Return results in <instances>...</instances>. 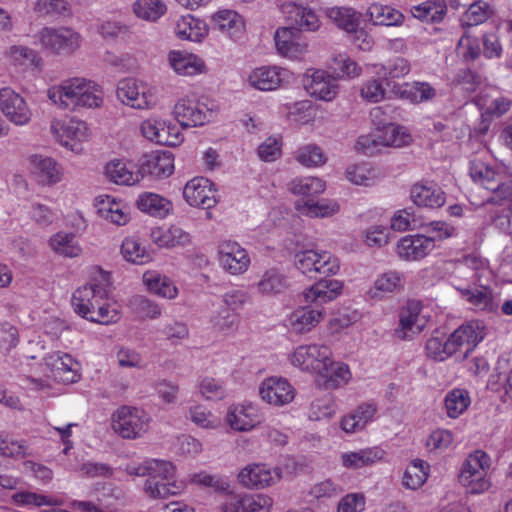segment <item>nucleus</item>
<instances>
[{"label": "nucleus", "instance_id": "1", "mask_svg": "<svg viewBox=\"0 0 512 512\" xmlns=\"http://www.w3.org/2000/svg\"><path fill=\"white\" fill-rule=\"evenodd\" d=\"M71 302L74 311L91 322L108 325L120 318L119 306L109 299V279L104 274L76 289Z\"/></svg>", "mask_w": 512, "mask_h": 512}, {"label": "nucleus", "instance_id": "2", "mask_svg": "<svg viewBox=\"0 0 512 512\" xmlns=\"http://www.w3.org/2000/svg\"><path fill=\"white\" fill-rule=\"evenodd\" d=\"M49 101L61 110L97 109L104 103L103 88L85 77H71L47 89Z\"/></svg>", "mask_w": 512, "mask_h": 512}, {"label": "nucleus", "instance_id": "3", "mask_svg": "<svg viewBox=\"0 0 512 512\" xmlns=\"http://www.w3.org/2000/svg\"><path fill=\"white\" fill-rule=\"evenodd\" d=\"M217 115V105L208 98L185 95L177 99L172 109L173 118L183 129L203 126Z\"/></svg>", "mask_w": 512, "mask_h": 512}, {"label": "nucleus", "instance_id": "4", "mask_svg": "<svg viewBox=\"0 0 512 512\" xmlns=\"http://www.w3.org/2000/svg\"><path fill=\"white\" fill-rule=\"evenodd\" d=\"M158 89L148 82L127 77L119 81L116 89L118 100L135 110H152L158 104Z\"/></svg>", "mask_w": 512, "mask_h": 512}, {"label": "nucleus", "instance_id": "5", "mask_svg": "<svg viewBox=\"0 0 512 512\" xmlns=\"http://www.w3.org/2000/svg\"><path fill=\"white\" fill-rule=\"evenodd\" d=\"M50 132L57 143L77 155L83 153V143L91 138L87 122L75 117L53 119L50 123Z\"/></svg>", "mask_w": 512, "mask_h": 512}, {"label": "nucleus", "instance_id": "6", "mask_svg": "<svg viewBox=\"0 0 512 512\" xmlns=\"http://www.w3.org/2000/svg\"><path fill=\"white\" fill-rule=\"evenodd\" d=\"M150 420L143 409L122 406L112 416V429L124 439H137L148 431Z\"/></svg>", "mask_w": 512, "mask_h": 512}, {"label": "nucleus", "instance_id": "7", "mask_svg": "<svg viewBox=\"0 0 512 512\" xmlns=\"http://www.w3.org/2000/svg\"><path fill=\"white\" fill-rule=\"evenodd\" d=\"M40 45L51 53L70 56L81 46V35L68 27H44L37 34Z\"/></svg>", "mask_w": 512, "mask_h": 512}, {"label": "nucleus", "instance_id": "8", "mask_svg": "<svg viewBox=\"0 0 512 512\" xmlns=\"http://www.w3.org/2000/svg\"><path fill=\"white\" fill-rule=\"evenodd\" d=\"M161 469L150 473L144 483L145 494L153 499H163L169 496L179 495L184 489L183 482L174 480L175 466L172 462L159 460Z\"/></svg>", "mask_w": 512, "mask_h": 512}, {"label": "nucleus", "instance_id": "9", "mask_svg": "<svg viewBox=\"0 0 512 512\" xmlns=\"http://www.w3.org/2000/svg\"><path fill=\"white\" fill-rule=\"evenodd\" d=\"M330 356H332V351L327 345L302 344L293 350L289 361L301 371L318 376L330 364Z\"/></svg>", "mask_w": 512, "mask_h": 512}, {"label": "nucleus", "instance_id": "10", "mask_svg": "<svg viewBox=\"0 0 512 512\" xmlns=\"http://www.w3.org/2000/svg\"><path fill=\"white\" fill-rule=\"evenodd\" d=\"M395 335L401 340H411L427 326L430 316L418 300H408L399 310Z\"/></svg>", "mask_w": 512, "mask_h": 512}, {"label": "nucleus", "instance_id": "11", "mask_svg": "<svg viewBox=\"0 0 512 512\" xmlns=\"http://www.w3.org/2000/svg\"><path fill=\"white\" fill-rule=\"evenodd\" d=\"M294 80L293 73L278 65H263L251 70L247 76L250 87L264 92L275 91L289 85Z\"/></svg>", "mask_w": 512, "mask_h": 512}, {"label": "nucleus", "instance_id": "12", "mask_svg": "<svg viewBox=\"0 0 512 512\" xmlns=\"http://www.w3.org/2000/svg\"><path fill=\"white\" fill-rule=\"evenodd\" d=\"M485 335L486 328L480 321H470L461 325L446 339L451 356L459 353L462 357H467Z\"/></svg>", "mask_w": 512, "mask_h": 512}, {"label": "nucleus", "instance_id": "13", "mask_svg": "<svg viewBox=\"0 0 512 512\" xmlns=\"http://www.w3.org/2000/svg\"><path fill=\"white\" fill-rule=\"evenodd\" d=\"M140 132L145 139L160 145L177 146L183 141L178 127L159 116H150L143 120Z\"/></svg>", "mask_w": 512, "mask_h": 512}, {"label": "nucleus", "instance_id": "14", "mask_svg": "<svg viewBox=\"0 0 512 512\" xmlns=\"http://www.w3.org/2000/svg\"><path fill=\"white\" fill-rule=\"evenodd\" d=\"M326 316L324 308L309 303L299 306L285 317L287 330L294 335H305L313 331Z\"/></svg>", "mask_w": 512, "mask_h": 512}, {"label": "nucleus", "instance_id": "15", "mask_svg": "<svg viewBox=\"0 0 512 512\" xmlns=\"http://www.w3.org/2000/svg\"><path fill=\"white\" fill-rule=\"evenodd\" d=\"M281 478V469L266 463L246 465L238 474L239 483L248 489H265L277 484Z\"/></svg>", "mask_w": 512, "mask_h": 512}, {"label": "nucleus", "instance_id": "16", "mask_svg": "<svg viewBox=\"0 0 512 512\" xmlns=\"http://www.w3.org/2000/svg\"><path fill=\"white\" fill-rule=\"evenodd\" d=\"M306 92L317 100L333 101L339 93L337 79L325 70L308 69L303 76Z\"/></svg>", "mask_w": 512, "mask_h": 512}, {"label": "nucleus", "instance_id": "17", "mask_svg": "<svg viewBox=\"0 0 512 512\" xmlns=\"http://www.w3.org/2000/svg\"><path fill=\"white\" fill-rule=\"evenodd\" d=\"M47 377L64 384L75 383L80 379L79 363L67 353L60 351L48 354L44 358Z\"/></svg>", "mask_w": 512, "mask_h": 512}, {"label": "nucleus", "instance_id": "18", "mask_svg": "<svg viewBox=\"0 0 512 512\" xmlns=\"http://www.w3.org/2000/svg\"><path fill=\"white\" fill-rule=\"evenodd\" d=\"M261 400L273 407L290 404L296 395L293 385L283 377L271 376L264 379L258 388Z\"/></svg>", "mask_w": 512, "mask_h": 512}, {"label": "nucleus", "instance_id": "19", "mask_svg": "<svg viewBox=\"0 0 512 512\" xmlns=\"http://www.w3.org/2000/svg\"><path fill=\"white\" fill-rule=\"evenodd\" d=\"M0 110L16 126L29 124L33 116L26 100L10 87L0 89Z\"/></svg>", "mask_w": 512, "mask_h": 512}, {"label": "nucleus", "instance_id": "20", "mask_svg": "<svg viewBox=\"0 0 512 512\" xmlns=\"http://www.w3.org/2000/svg\"><path fill=\"white\" fill-rule=\"evenodd\" d=\"M225 421L232 430L248 432L262 422L261 410L252 402L232 404L227 408Z\"/></svg>", "mask_w": 512, "mask_h": 512}, {"label": "nucleus", "instance_id": "21", "mask_svg": "<svg viewBox=\"0 0 512 512\" xmlns=\"http://www.w3.org/2000/svg\"><path fill=\"white\" fill-rule=\"evenodd\" d=\"M27 161L31 175L39 185L51 187L62 181L63 167L54 158L34 154Z\"/></svg>", "mask_w": 512, "mask_h": 512}, {"label": "nucleus", "instance_id": "22", "mask_svg": "<svg viewBox=\"0 0 512 512\" xmlns=\"http://www.w3.org/2000/svg\"><path fill=\"white\" fill-rule=\"evenodd\" d=\"M273 38L276 52L282 57L297 60L308 52V43L292 27H279Z\"/></svg>", "mask_w": 512, "mask_h": 512}, {"label": "nucleus", "instance_id": "23", "mask_svg": "<svg viewBox=\"0 0 512 512\" xmlns=\"http://www.w3.org/2000/svg\"><path fill=\"white\" fill-rule=\"evenodd\" d=\"M220 266L231 275L244 274L250 267L251 259L240 244L234 241H224L218 248Z\"/></svg>", "mask_w": 512, "mask_h": 512}, {"label": "nucleus", "instance_id": "24", "mask_svg": "<svg viewBox=\"0 0 512 512\" xmlns=\"http://www.w3.org/2000/svg\"><path fill=\"white\" fill-rule=\"evenodd\" d=\"M183 197L190 206L203 209H211L217 203L214 184L204 177L189 180L183 188Z\"/></svg>", "mask_w": 512, "mask_h": 512}, {"label": "nucleus", "instance_id": "25", "mask_svg": "<svg viewBox=\"0 0 512 512\" xmlns=\"http://www.w3.org/2000/svg\"><path fill=\"white\" fill-rule=\"evenodd\" d=\"M209 19L213 29L233 41L241 40L245 36V19L235 10L220 9L211 14Z\"/></svg>", "mask_w": 512, "mask_h": 512}, {"label": "nucleus", "instance_id": "26", "mask_svg": "<svg viewBox=\"0 0 512 512\" xmlns=\"http://www.w3.org/2000/svg\"><path fill=\"white\" fill-rule=\"evenodd\" d=\"M166 60L168 66L179 76L193 77L207 72L203 58L188 51L171 50Z\"/></svg>", "mask_w": 512, "mask_h": 512}, {"label": "nucleus", "instance_id": "27", "mask_svg": "<svg viewBox=\"0 0 512 512\" xmlns=\"http://www.w3.org/2000/svg\"><path fill=\"white\" fill-rule=\"evenodd\" d=\"M290 287L288 276L279 267H269L258 277L253 288L262 297H277L283 295Z\"/></svg>", "mask_w": 512, "mask_h": 512}, {"label": "nucleus", "instance_id": "28", "mask_svg": "<svg viewBox=\"0 0 512 512\" xmlns=\"http://www.w3.org/2000/svg\"><path fill=\"white\" fill-rule=\"evenodd\" d=\"M436 245L425 234L406 235L396 245V253L404 261H419L429 255Z\"/></svg>", "mask_w": 512, "mask_h": 512}, {"label": "nucleus", "instance_id": "29", "mask_svg": "<svg viewBox=\"0 0 512 512\" xmlns=\"http://www.w3.org/2000/svg\"><path fill=\"white\" fill-rule=\"evenodd\" d=\"M280 11L289 23L301 29L317 31L320 27L318 16L307 6L294 1H286L281 4Z\"/></svg>", "mask_w": 512, "mask_h": 512}, {"label": "nucleus", "instance_id": "30", "mask_svg": "<svg viewBox=\"0 0 512 512\" xmlns=\"http://www.w3.org/2000/svg\"><path fill=\"white\" fill-rule=\"evenodd\" d=\"M378 407L374 402L358 405L353 411L344 415L340 420V428L346 434L363 431L366 426L376 419Z\"/></svg>", "mask_w": 512, "mask_h": 512}, {"label": "nucleus", "instance_id": "31", "mask_svg": "<svg viewBox=\"0 0 512 512\" xmlns=\"http://www.w3.org/2000/svg\"><path fill=\"white\" fill-rule=\"evenodd\" d=\"M343 282L337 279H323L303 291V299L313 306L335 300L343 291Z\"/></svg>", "mask_w": 512, "mask_h": 512}, {"label": "nucleus", "instance_id": "32", "mask_svg": "<svg viewBox=\"0 0 512 512\" xmlns=\"http://www.w3.org/2000/svg\"><path fill=\"white\" fill-rule=\"evenodd\" d=\"M174 169V156L170 152H154L144 155L139 163L142 179L146 175L166 178L173 174Z\"/></svg>", "mask_w": 512, "mask_h": 512}, {"label": "nucleus", "instance_id": "33", "mask_svg": "<svg viewBox=\"0 0 512 512\" xmlns=\"http://www.w3.org/2000/svg\"><path fill=\"white\" fill-rule=\"evenodd\" d=\"M106 176L115 184L133 186L142 181L139 165L132 161L114 159L105 166Z\"/></svg>", "mask_w": 512, "mask_h": 512}, {"label": "nucleus", "instance_id": "34", "mask_svg": "<svg viewBox=\"0 0 512 512\" xmlns=\"http://www.w3.org/2000/svg\"><path fill=\"white\" fill-rule=\"evenodd\" d=\"M174 33L180 40L201 43L209 34V25L204 20L187 14L176 20Z\"/></svg>", "mask_w": 512, "mask_h": 512}, {"label": "nucleus", "instance_id": "35", "mask_svg": "<svg viewBox=\"0 0 512 512\" xmlns=\"http://www.w3.org/2000/svg\"><path fill=\"white\" fill-rule=\"evenodd\" d=\"M295 209L309 218H330L340 212V204L335 199L322 198L318 200L302 198L295 202Z\"/></svg>", "mask_w": 512, "mask_h": 512}, {"label": "nucleus", "instance_id": "36", "mask_svg": "<svg viewBox=\"0 0 512 512\" xmlns=\"http://www.w3.org/2000/svg\"><path fill=\"white\" fill-rule=\"evenodd\" d=\"M392 93L396 97L413 104L428 102L437 96V91L431 84L420 81L395 84L392 87Z\"/></svg>", "mask_w": 512, "mask_h": 512}, {"label": "nucleus", "instance_id": "37", "mask_svg": "<svg viewBox=\"0 0 512 512\" xmlns=\"http://www.w3.org/2000/svg\"><path fill=\"white\" fill-rule=\"evenodd\" d=\"M404 289V275L395 270L379 274L369 288L367 294L372 299H383Z\"/></svg>", "mask_w": 512, "mask_h": 512}, {"label": "nucleus", "instance_id": "38", "mask_svg": "<svg viewBox=\"0 0 512 512\" xmlns=\"http://www.w3.org/2000/svg\"><path fill=\"white\" fill-rule=\"evenodd\" d=\"M344 175L351 184L363 187L374 186L384 177L380 168L368 162L349 164Z\"/></svg>", "mask_w": 512, "mask_h": 512}, {"label": "nucleus", "instance_id": "39", "mask_svg": "<svg viewBox=\"0 0 512 512\" xmlns=\"http://www.w3.org/2000/svg\"><path fill=\"white\" fill-rule=\"evenodd\" d=\"M150 237L161 248L185 247L192 242L190 233L176 225L156 227L151 230Z\"/></svg>", "mask_w": 512, "mask_h": 512}, {"label": "nucleus", "instance_id": "40", "mask_svg": "<svg viewBox=\"0 0 512 512\" xmlns=\"http://www.w3.org/2000/svg\"><path fill=\"white\" fill-rule=\"evenodd\" d=\"M385 451L377 446L342 453L341 463L347 469H360L381 461Z\"/></svg>", "mask_w": 512, "mask_h": 512}, {"label": "nucleus", "instance_id": "41", "mask_svg": "<svg viewBox=\"0 0 512 512\" xmlns=\"http://www.w3.org/2000/svg\"><path fill=\"white\" fill-rule=\"evenodd\" d=\"M460 296L471 304L476 310L495 311L498 307L494 301L493 292L490 288L481 286L477 288L462 287L454 285Z\"/></svg>", "mask_w": 512, "mask_h": 512}, {"label": "nucleus", "instance_id": "42", "mask_svg": "<svg viewBox=\"0 0 512 512\" xmlns=\"http://www.w3.org/2000/svg\"><path fill=\"white\" fill-rule=\"evenodd\" d=\"M137 207L153 217L164 219L173 213L172 202L153 192H144L137 199Z\"/></svg>", "mask_w": 512, "mask_h": 512}, {"label": "nucleus", "instance_id": "43", "mask_svg": "<svg viewBox=\"0 0 512 512\" xmlns=\"http://www.w3.org/2000/svg\"><path fill=\"white\" fill-rule=\"evenodd\" d=\"M411 199L419 207L439 208L446 201L445 193L436 185L415 184L411 189Z\"/></svg>", "mask_w": 512, "mask_h": 512}, {"label": "nucleus", "instance_id": "44", "mask_svg": "<svg viewBox=\"0 0 512 512\" xmlns=\"http://www.w3.org/2000/svg\"><path fill=\"white\" fill-rule=\"evenodd\" d=\"M318 376L323 380L325 389H338L349 383L352 374L347 364L336 362L330 356V364Z\"/></svg>", "mask_w": 512, "mask_h": 512}, {"label": "nucleus", "instance_id": "45", "mask_svg": "<svg viewBox=\"0 0 512 512\" xmlns=\"http://www.w3.org/2000/svg\"><path fill=\"white\" fill-rule=\"evenodd\" d=\"M445 0H426L411 7V13L416 19L427 23H440L447 15Z\"/></svg>", "mask_w": 512, "mask_h": 512}, {"label": "nucleus", "instance_id": "46", "mask_svg": "<svg viewBox=\"0 0 512 512\" xmlns=\"http://www.w3.org/2000/svg\"><path fill=\"white\" fill-rule=\"evenodd\" d=\"M97 207L99 215L113 224L125 225L129 220L125 205L112 196H100Z\"/></svg>", "mask_w": 512, "mask_h": 512}, {"label": "nucleus", "instance_id": "47", "mask_svg": "<svg viewBox=\"0 0 512 512\" xmlns=\"http://www.w3.org/2000/svg\"><path fill=\"white\" fill-rule=\"evenodd\" d=\"M143 282L151 293L160 297L174 299L178 294V289L173 281L157 271L145 272Z\"/></svg>", "mask_w": 512, "mask_h": 512}, {"label": "nucleus", "instance_id": "48", "mask_svg": "<svg viewBox=\"0 0 512 512\" xmlns=\"http://www.w3.org/2000/svg\"><path fill=\"white\" fill-rule=\"evenodd\" d=\"M366 67L371 73L383 79L403 78L411 70L410 62L403 57H396L386 64H367Z\"/></svg>", "mask_w": 512, "mask_h": 512}, {"label": "nucleus", "instance_id": "49", "mask_svg": "<svg viewBox=\"0 0 512 512\" xmlns=\"http://www.w3.org/2000/svg\"><path fill=\"white\" fill-rule=\"evenodd\" d=\"M471 404L469 392L463 388L448 391L444 398V408L449 418L456 419L467 411Z\"/></svg>", "mask_w": 512, "mask_h": 512}, {"label": "nucleus", "instance_id": "50", "mask_svg": "<svg viewBox=\"0 0 512 512\" xmlns=\"http://www.w3.org/2000/svg\"><path fill=\"white\" fill-rule=\"evenodd\" d=\"M369 21L374 25L399 26L404 20L403 14L393 7L382 4H371L367 10Z\"/></svg>", "mask_w": 512, "mask_h": 512}, {"label": "nucleus", "instance_id": "51", "mask_svg": "<svg viewBox=\"0 0 512 512\" xmlns=\"http://www.w3.org/2000/svg\"><path fill=\"white\" fill-rule=\"evenodd\" d=\"M51 249L64 257L75 258L80 256L82 248L73 233L60 231L49 240Z\"/></svg>", "mask_w": 512, "mask_h": 512}, {"label": "nucleus", "instance_id": "52", "mask_svg": "<svg viewBox=\"0 0 512 512\" xmlns=\"http://www.w3.org/2000/svg\"><path fill=\"white\" fill-rule=\"evenodd\" d=\"M288 188L294 195L313 197L324 193L326 183L321 178L307 176L293 179L289 183Z\"/></svg>", "mask_w": 512, "mask_h": 512}, {"label": "nucleus", "instance_id": "53", "mask_svg": "<svg viewBox=\"0 0 512 512\" xmlns=\"http://www.w3.org/2000/svg\"><path fill=\"white\" fill-rule=\"evenodd\" d=\"M429 464L421 459L413 460L406 468L402 484L405 488L416 490L423 486L429 475Z\"/></svg>", "mask_w": 512, "mask_h": 512}, {"label": "nucleus", "instance_id": "54", "mask_svg": "<svg viewBox=\"0 0 512 512\" xmlns=\"http://www.w3.org/2000/svg\"><path fill=\"white\" fill-rule=\"evenodd\" d=\"M326 16L347 34L359 26V15L351 8L330 7L325 10Z\"/></svg>", "mask_w": 512, "mask_h": 512}, {"label": "nucleus", "instance_id": "55", "mask_svg": "<svg viewBox=\"0 0 512 512\" xmlns=\"http://www.w3.org/2000/svg\"><path fill=\"white\" fill-rule=\"evenodd\" d=\"M188 418L194 425L205 430H216L222 425L220 417L202 404L191 406L188 411Z\"/></svg>", "mask_w": 512, "mask_h": 512}, {"label": "nucleus", "instance_id": "56", "mask_svg": "<svg viewBox=\"0 0 512 512\" xmlns=\"http://www.w3.org/2000/svg\"><path fill=\"white\" fill-rule=\"evenodd\" d=\"M469 173L474 182L487 190L496 191L500 188L499 184L495 183L497 176L495 170L480 160L470 162Z\"/></svg>", "mask_w": 512, "mask_h": 512}, {"label": "nucleus", "instance_id": "57", "mask_svg": "<svg viewBox=\"0 0 512 512\" xmlns=\"http://www.w3.org/2000/svg\"><path fill=\"white\" fill-rule=\"evenodd\" d=\"M167 11L163 0H136L133 4L134 14L145 21L155 22Z\"/></svg>", "mask_w": 512, "mask_h": 512}, {"label": "nucleus", "instance_id": "58", "mask_svg": "<svg viewBox=\"0 0 512 512\" xmlns=\"http://www.w3.org/2000/svg\"><path fill=\"white\" fill-rule=\"evenodd\" d=\"M123 258L133 264L142 265L151 260V255L145 246L135 237H126L121 245Z\"/></svg>", "mask_w": 512, "mask_h": 512}, {"label": "nucleus", "instance_id": "59", "mask_svg": "<svg viewBox=\"0 0 512 512\" xmlns=\"http://www.w3.org/2000/svg\"><path fill=\"white\" fill-rule=\"evenodd\" d=\"M33 12L40 17L69 16L71 7L67 0H36Z\"/></svg>", "mask_w": 512, "mask_h": 512}, {"label": "nucleus", "instance_id": "60", "mask_svg": "<svg viewBox=\"0 0 512 512\" xmlns=\"http://www.w3.org/2000/svg\"><path fill=\"white\" fill-rule=\"evenodd\" d=\"M295 158L301 165L308 168L320 167L327 161L324 151L314 144H308L299 148Z\"/></svg>", "mask_w": 512, "mask_h": 512}, {"label": "nucleus", "instance_id": "61", "mask_svg": "<svg viewBox=\"0 0 512 512\" xmlns=\"http://www.w3.org/2000/svg\"><path fill=\"white\" fill-rule=\"evenodd\" d=\"M381 142L384 146L401 147L407 145L411 137L407 130L398 125L389 124L379 131Z\"/></svg>", "mask_w": 512, "mask_h": 512}, {"label": "nucleus", "instance_id": "62", "mask_svg": "<svg viewBox=\"0 0 512 512\" xmlns=\"http://www.w3.org/2000/svg\"><path fill=\"white\" fill-rule=\"evenodd\" d=\"M486 267L487 263L483 258L475 254H470L459 261L458 266L456 268V272L459 275H464L465 270L468 269L470 270V273L466 277L467 280L471 282H476L480 280L482 271H484Z\"/></svg>", "mask_w": 512, "mask_h": 512}, {"label": "nucleus", "instance_id": "63", "mask_svg": "<svg viewBox=\"0 0 512 512\" xmlns=\"http://www.w3.org/2000/svg\"><path fill=\"white\" fill-rule=\"evenodd\" d=\"M332 69L338 78H356L362 74L361 67L346 54L333 57Z\"/></svg>", "mask_w": 512, "mask_h": 512}, {"label": "nucleus", "instance_id": "64", "mask_svg": "<svg viewBox=\"0 0 512 512\" xmlns=\"http://www.w3.org/2000/svg\"><path fill=\"white\" fill-rule=\"evenodd\" d=\"M130 28L127 24L116 19H106L97 26V32L105 40H116L127 35Z\"/></svg>", "mask_w": 512, "mask_h": 512}]
</instances>
